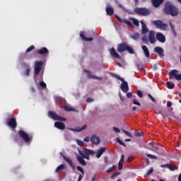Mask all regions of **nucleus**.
I'll use <instances>...</instances> for the list:
<instances>
[{
	"label": "nucleus",
	"mask_w": 181,
	"mask_h": 181,
	"mask_svg": "<svg viewBox=\"0 0 181 181\" xmlns=\"http://www.w3.org/2000/svg\"><path fill=\"white\" fill-rule=\"evenodd\" d=\"M87 129V124H84L81 129H69V131H73L74 132H81L84 129Z\"/></svg>",
	"instance_id": "29"
},
{
	"label": "nucleus",
	"mask_w": 181,
	"mask_h": 181,
	"mask_svg": "<svg viewBox=\"0 0 181 181\" xmlns=\"http://www.w3.org/2000/svg\"><path fill=\"white\" fill-rule=\"evenodd\" d=\"M171 30L173 36H175V37H177V33H176V30L175 29V27H173V28H171Z\"/></svg>",
	"instance_id": "46"
},
{
	"label": "nucleus",
	"mask_w": 181,
	"mask_h": 181,
	"mask_svg": "<svg viewBox=\"0 0 181 181\" xmlns=\"http://www.w3.org/2000/svg\"><path fill=\"white\" fill-rule=\"evenodd\" d=\"M124 23H126V25H128V26H130V28H134V25L131 21L123 20Z\"/></svg>",
	"instance_id": "39"
},
{
	"label": "nucleus",
	"mask_w": 181,
	"mask_h": 181,
	"mask_svg": "<svg viewBox=\"0 0 181 181\" xmlns=\"http://www.w3.org/2000/svg\"><path fill=\"white\" fill-rule=\"evenodd\" d=\"M122 168H124V163H118V169L119 170H122Z\"/></svg>",
	"instance_id": "49"
},
{
	"label": "nucleus",
	"mask_w": 181,
	"mask_h": 181,
	"mask_svg": "<svg viewBox=\"0 0 181 181\" xmlns=\"http://www.w3.org/2000/svg\"><path fill=\"white\" fill-rule=\"evenodd\" d=\"M117 168V167L115 165H112V167L109 168L106 172L107 173H111V172H114V170H115V169Z\"/></svg>",
	"instance_id": "35"
},
{
	"label": "nucleus",
	"mask_w": 181,
	"mask_h": 181,
	"mask_svg": "<svg viewBox=\"0 0 181 181\" xmlns=\"http://www.w3.org/2000/svg\"><path fill=\"white\" fill-rule=\"evenodd\" d=\"M160 114H161L162 117H163L164 119H165V121H168V119H169V116L170 115V110L163 109L160 112Z\"/></svg>",
	"instance_id": "12"
},
{
	"label": "nucleus",
	"mask_w": 181,
	"mask_h": 181,
	"mask_svg": "<svg viewBox=\"0 0 181 181\" xmlns=\"http://www.w3.org/2000/svg\"><path fill=\"white\" fill-rule=\"evenodd\" d=\"M113 76L114 77H115L116 78H118V80L122 81V84L120 86V88L122 91L125 93H128V91H129V86H128V82H127L125 79H124V78H122L121 76L117 74H114Z\"/></svg>",
	"instance_id": "4"
},
{
	"label": "nucleus",
	"mask_w": 181,
	"mask_h": 181,
	"mask_svg": "<svg viewBox=\"0 0 181 181\" xmlns=\"http://www.w3.org/2000/svg\"><path fill=\"white\" fill-rule=\"evenodd\" d=\"M136 94L140 98H142L144 97V94H142V92L141 90H137Z\"/></svg>",
	"instance_id": "51"
},
{
	"label": "nucleus",
	"mask_w": 181,
	"mask_h": 181,
	"mask_svg": "<svg viewBox=\"0 0 181 181\" xmlns=\"http://www.w3.org/2000/svg\"><path fill=\"white\" fill-rule=\"evenodd\" d=\"M135 135L136 136H142V135H144V132H135Z\"/></svg>",
	"instance_id": "56"
},
{
	"label": "nucleus",
	"mask_w": 181,
	"mask_h": 181,
	"mask_svg": "<svg viewBox=\"0 0 181 181\" xmlns=\"http://www.w3.org/2000/svg\"><path fill=\"white\" fill-rule=\"evenodd\" d=\"M164 1L165 0H152V4L154 8H159Z\"/></svg>",
	"instance_id": "24"
},
{
	"label": "nucleus",
	"mask_w": 181,
	"mask_h": 181,
	"mask_svg": "<svg viewBox=\"0 0 181 181\" xmlns=\"http://www.w3.org/2000/svg\"><path fill=\"white\" fill-rule=\"evenodd\" d=\"M133 104H134L135 105H138L139 107H141V103L139 102H138V100H133Z\"/></svg>",
	"instance_id": "53"
},
{
	"label": "nucleus",
	"mask_w": 181,
	"mask_h": 181,
	"mask_svg": "<svg viewBox=\"0 0 181 181\" xmlns=\"http://www.w3.org/2000/svg\"><path fill=\"white\" fill-rule=\"evenodd\" d=\"M42 67H43V62L36 61L34 65L35 75L37 76L42 71Z\"/></svg>",
	"instance_id": "8"
},
{
	"label": "nucleus",
	"mask_w": 181,
	"mask_h": 181,
	"mask_svg": "<svg viewBox=\"0 0 181 181\" xmlns=\"http://www.w3.org/2000/svg\"><path fill=\"white\" fill-rule=\"evenodd\" d=\"M134 159H135L133 156H130L127 158V162L128 163H130V162H132V160H134Z\"/></svg>",
	"instance_id": "57"
},
{
	"label": "nucleus",
	"mask_w": 181,
	"mask_h": 181,
	"mask_svg": "<svg viewBox=\"0 0 181 181\" xmlns=\"http://www.w3.org/2000/svg\"><path fill=\"white\" fill-rule=\"evenodd\" d=\"M76 159L78 162L82 165V166H86L87 165V163L86 162V160H84V158L83 156H76Z\"/></svg>",
	"instance_id": "25"
},
{
	"label": "nucleus",
	"mask_w": 181,
	"mask_h": 181,
	"mask_svg": "<svg viewBox=\"0 0 181 181\" xmlns=\"http://www.w3.org/2000/svg\"><path fill=\"white\" fill-rule=\"evenodd\" d=\"M86 33L85 32H81L80 37L82 39V40H84L85 42H92L93 40V37H87L86 35H84Z\"/></svg>",
	"instance_id": "22"
},
{
	"label": "nucleus",
	"mask_w": 181,
	"mask_h": 181,
	"mask_svg": "<svg viewBox=\"0 0 181 181\" xmlns=\"http://www.w3.org/2000/svg\"><path fill=\"white\" fill-rule=\"evenodd\" d=\"M104 160H105V163H108V156H105Z\"/></svg>",
	"instance_id": "64"
},
{
	"label": "nucleus",
	"mask_w": 181,
	"mask_h": 181,
	"mask_svg": "<svg viewBox=\"0 0 181 181\" xmlns=\"http://www.w3.org/2000/svg\"><path fill=\"white\" fill-rule=\"evenodd\" d=\"M18 135L21 136V138H22V139H23L24 141H25L26 143L28 142H30V141H32L33 137L32 136H29V134H28L27 133L25 132V131L23 130H19L18 131Z\"/></svg>",
	"instance_id": "9"
},
{
	"label": "nucleus",
	"mask_w": 181,
	"mask_h": 181,
	"mask_svg": "<svg viewBox=\"0 0 181 181\" xmlns=\"http://www.w3.org/2000/svg\"><path fill=\"white\" fill-rule=\"evenodd\" d=\"M142 41H143L144 43H148V37H142Z\"/></svg>",
	"instance_id": "60"
},
{
	"label": "nucleus",
	"mask_w": 181,
	"mask_h": 181,
	"mask_svg": "<svg viewBox=\"0 0 181 181\" xmlns=\"http://www.w3.org/2000/svg\"><path fill=\"white\" fill-rule=\"evenodd\" d=\"M38 54H49V49H47V48L46 47H42L41 48L40 50H38L37 52Z\"/></svg>",
	"instance_id": "26"
},
{
	"label": "nucleus",
	"mask_w": 181,
	"mask_h": 181,
	"mask_svg": "<svg viewBox=\"0 0 181 181\" xmlns=\"http://www.w3.org/2000/svg\"><path fill=\"white\" fill-rule=\"evenodd\" d=\"M168 76L172 80H177L180 81L181 80V74H179V71L177 69H173L168 73Z\"/></svg>",
	"instance_id": "6"
},
{
	"label": "nucleus",
	"mask_w": 181,
	"mask_h": 181,
	"mask_svg": "<svg viewBox=\"0 0 181 181\" xmlns=\"http://www.w3.org/2000/svg\"><path fill=\"white\" fill-rule=\"evenodd\" d=\"M66 169V166L64 164L59 165L55 170L56 173H59V172H62V170H64Z\"/></svg>",
	"instance_id": "30"
},
{
	"label": "nucleus",
	"mask_w": 181,
	"mask_h": 181,
	"mask_svg": "<svg viewBox=\"0 0 181 181\" xmlns=\"http://www.w3.org/2000/svg\"><path fill=\"white\" fill-rule=\"evenodd\" d=\"M86 101L87 103H93V101H94V99L88 98Z\"/></svg>",
	"instance_id": "63"
},
{
	"label": "nucleus",
	"mask_w": 181,
	"mask_h": 181,
	"mask_svg": "<svg viewBox=\"0 0 181 181\" xmlns=\"http://www.w3.org/2000/svg\"><path fill=\"white\" fill-rule=\"evenodd\" d=\"M115 4H117V5H118L119 8H120L121 9H124V6L119 4V1H118V0H115Z\"/></svg>",
	"instance_id": "50"
},
{
	"label": "nucleus",
	"mask_w": 181,
	"mask_h": 181,
	"mask_svg": "<svg viewBox=\"0 0 181 181\" xmlns=\"http://www.w3.org/2000/svg\"><path fill=\"white\" fill-rule=\"evenodd\" d=\"M134 12L137 13V15H141V16H148V15H151V11L146 8H136Z\"/></svg>",
	"instance_id": "7"
},
{
	"label": "nucleus",
	"mask_w": 181,
	"mask_h": 181,
	"mask_svg": "<svg viewBox=\"0 0 181 181\" xmlns=\"http://www.w3.org/2000/svg\"><path fill=\"white\" fill-rule=\"evenodd\" d=\"M140 23H141V32L143 35H145L149 32V30H148V27H146V24L142 21H140Z\"/></svg>",
	"instance_id": "20"
},
{
	"label": "nucleus",
	"mask_w": 181,
	"mask_h": 181,
	"mask_svg": "<svg viewBox=\"0 0 181 181\" xmlns=\"http://www.w3.org/2000/svg\"><path fill=\"white\" fill-rule=\"evenodd\" d=\"M141 49H142L144 53L145 54L146 57H149V56H151V54L149 53V49H148V47H146V45H143L141 47Z\"/></svg>",
	"instance_id": "27"
},
{
	"label": "nucleus",
	"mask_w": 181,
	"mask_h": 181,
	"mask_svg": "<svg viewBox=\"0 0 181 181\" xmlns=\"http://www.w3.org/2000/svg\"><path fill=\"white\" fill-rule=\"evenodd\" d=\"M88 78H92L93 80H103V77L94 76L91 74V72H88Z\"/></svg>",
	"instance_id": "28"
},
{
	"label": "nucleus",
	"mask_w": 181,
	"mask_h": 181,
	"mask_svg": "<svg viewBox=\"0 0 181 181\" xmlns=\"http://www.w3.org/2000/svg\"><path fill=\"white\" fill-rule=\"evenodd\" d=\"M90 141L92 142V144H95V145H98V144H100V137L94 134L90 138Z\"/></svg>",
	"instance_id": "21"
},
{
	"label": "nucleus",
	"mask_w": 181,
	"mask_h": 181,
	"mask_svg": "<svg viewBox=\"0 0 181 181\" xmlns=\"http://www.w3.org/2000/svg\"><path fill=\"white\" fill-rule=\"evenodd\" d=\"M77 144L79 146H84V141L77 139Z\"/></svg>",
	"instance_id": "48"
},
{
	"label": "nucleus",
	"mask_w": 181,
	"mask_h": 181,
	"mask_svg": "<svg viewBox=\"0 0 181 181\" xmlns=\"http://www.w3.org/2000/svg\"><path fill=\"white\" fill-rule=\"evenodd\" d=\"M154 52L157 53L161 59H163L165 57V54H163V49L160 47H156L154 48Z\"/></svg>",
	"instance_id": "14"
},
{
	"label": "nucleus",
	"mask_w": 181,
	"mask_h": 181,
	"mask_svg": "<svg viewBox=\"0 0 181 181\" xmlns=\"http://www.w3.org/2000/svg\"><path fill=\"white\" fill-rule=\"evenodd\" d=\"M60 155H62L63 159L65 160V162H67L71 169H73V170H76V165L73 164V161L70 158H67L66 156L63 155V153L61 152Z\"/></svg>",
	"instance_id": "11"
},
{
	"label": "nucleus",
	"mask_w": 181,
	"mask_h": 181,
	"mask_svg": "<svg viewBox=\"0 0 181 181\" xmlns=\"http://www.w3.org/2000/svg\"><path fill=\"white\" fill-rule=\"evenodd\" d=\"M153 23L157 26L158 29H161L162 30H166L168 29V24L163 23L160 20L153 21Z\"/></svg>",
	"instance_id": "10"
},
{
	"label": "nucleus",
	"mask_w": 181,
	"mask_h": 181,
	"mask_svg": "<svg viewBox=\"0 0 181 181\" xmlns=\"http://www.w3.org/2000/svg\"><path fill=\"white\" fill-rule=\"evenodd\" d=\"M124 158H125V156L122 155V156H121V158H120L119 163H124Z\"/></svg>",
	"instance_id": "58"
},
{
	"label": "nucleus",
	"mask_w": 181,
	"mask_h": 181,
	"mask_svg": "<svg viewBox=\"0 0 181 181\" xmlns=\"http://www.w3.org/2000/svg\"><path fill=\"white\" fill-rule=\"evenodd\" d=\"M168 169H169L170 170L173 171V170H176L177 169V167L173 166V165H172L170 164H168Z\"/></svg>",
	"instance_id": "40"
},
{
	"label": "nucleus",
	"mask_w": 181,
	"mask_h": 181,
	"mask_svg": "<svg viewBox=\"0 0 181 181\" xmlns=\"http://www.w3.org/2000/svg\"><path fill=\"white\" fill-rule=\"evenodd\" d=\"M116 141H117V142H118V144H119V145H122V146H124V148H127V144H125V143L122 141L121 139H119V138H117Z\"/></svg>",
	"instance_id": "36"
},
{
	"label": "nucleus",
	"mask_w": 181,
	"mask_h": 181,
	"mask_svg": "<svg viewBox=\"0 0 181 181\" xmlns=\"http://www.w3.org/2000/svg\"><path fill=\"white\" fill-rule=\"evenodd\" d=\"M40 87H42V88H46L47 86H46V83L44 82V81H41L40 83Z\"/></svg>",
	"instance_id": "52"
},
{
	"label": "nucleus",
	"mask_w": 181,
	"mask_h": 181,
	"mask_svg": "<svg viewBox=\"0 0 181 181\" xmlns=\"http://www.w3.org/2000/svg\"><path fill=\"white\" fill-rule=\"evenodd\" d=\"M105 151H107V148L105 147L100 148L97 151L96 158H98V159H99V158H101V156L103 155V153H104V152H105Z\"/></svg>",
	"instance_id": "23"
},
{
	"label": "nucleus",
	"mask_w": 181,
	"mask_h": 181,
	"mask_svg": "<svg viewBox=\"0 0 181 181\" xmlns=\"http://www.w3.org/2000/svg\"><path fill=\"white\" fill-rule=\"evenodd\" d=\"M154 148H155V142L151 141L148 144V146L147 147V149H149L151 151Z\"/></svg>",
	"instance_id": "34"
},
{
	"label": "nucleus",
	"mask_w": 181,
	"mask_h": 181,
	"mask_svg": "<svg viewBox=\"0 0 181 181\" xmlns=\"http://www.w3.org/2000/svg\"><path fill=\"white\" fill-rule=\"evenodd\" d=\"M122 132H123L124 134H125V135H127V136H129V138H132V134H131V133H129V132L125 131V130H122Z\"/></svg>",
	"instance_id": "47"
},
{
	"label": "nucleus",
	"mask_w": 181,
	"mask_h": 181,
	"mask_svg": "<svg viewBox=\"0 0 181 181\" xmlns=\"http://www.w3.org/2000/svg\"><path fill=\"white\" fill-rule=\"evenodd\" d=\"M48 117L51 118V119H54V121H67V119L62 116H59L56 112L53 111L48 112Z\"/></svg>",
	"instance_id": "5"
},
{
	"label": "nucleus",
	"mask_w": 181,
	"mask_h": 181,
	"mask_svg": "<svg viewBox=\"0 0 181 181\" xmlns=\"http://www.w3.org/2000/svg\"><path fill=\"white\" fill-rule=\"evenodd\" d=\"M148 95L149 98L151 100V101H153V103H156V100L154 98H153L151 94H148Z\"/></svg>",
	"instance_id": "59"
},
{
	"label": "nucleus",
	"mask_w": 181,
	"mask_h": 181,
	"mask_svg": "<svg viewBox=\"0 0 181 181\" xmlns=\"http://www.w3.org/2000/svg\"><path fill=\"white\" fill-rule=\"evenodd\" d=\"M130 21H132V23L135 26H139V21L136 20V18H130Z\"/></svg>",
	"instance_id": "33"
},
{
	"label": "nucleus",
	"mask_w": 181,
	"mask_h": 181,
	"mask_svg": "<svg viewBox=\"0 0 181 181\" xmlns=\"http://www.w3.org/2000/svg\"><path fill=\"white\" fill-rule=\"evenodd\" d=\"M79 155L83 158V159H87V160H90V156H94L95 155V151L93 150H90L87 148H84L83 151H78Z\"/></svg>",
	"instance_id": "3"
},
{
	"label": "nucleus",
	"mask_w": 181,
	"mask_h": 181,
	"mask_svg": "<svg viewBox=\"0 0 181 181\" xmlns=\"http://www.w3.org/2000/svg\"><path fill=\"white\" fill-rule=\"evenodd\" d=\"M120 173L117 172V173H115L111 175V179H115V177H117V176H119Z\"/></svg>",
	"instance_id": "44"
},
{
	"label": "nucleus",
	"mask_w": 181,
	"mask_h": 181,
	"mask_svg": "<svg viewBox=\"0 0 181 181\" xmlns=\"http://www.w3.org/2000/svg\"><path fill=\"white\" fill-rule=\"evenodd\" d=\"M167 87L170 90H172L173 88H175V85L170 82H167Z\"/></svg>",
	"instance_id": "38"
},
{
	"label": "nucleus",
	"mask_w": 181,
	"mask_h": 181,
	"mask_svg": "<svg viewBox=\"0 0 181 181\" xmlns=\"http://www.w3.org/2000/svg\"><path fill=\"white\" fill-rule=\"evenodd\" d=\"M105 11H106L107 15H108L109 16L114 15V8H112V6H111V5L108 4H107Z\"/></svg>",
	"instance_id": "17"
},
{
	"label": "nucleus",
	"mask_w": 181,
	"mask_h": 181,
	"mask_svg": "<svg viewBox=\"0 0 181 181\" xmlns=\"http://www.w3.org/2000/svg\"><path fill=\"white\" fill-rule=\"evenodd\" d=\"M110 53L112 57H115V59H121V56H119V54L115 51V48H111L110 49Z\"/></svg>",
	"instance_id": "18"
},
{
	"label": "nucleus",
	"mask_w": 181,
	"mask_h": 181,
	"mask_svg": "<svg viewBox=\"0 0 181 181\" xmlns=\"http://www.w3.org/2000/svg\"><path fill=\"white\" fill-rule=\"evenodd\" d=\"M167 107L168 108H170L172 107V102H167Z\"/></svg>",
	"instance_id": "62"
},
{
	"label": "nucleus",
	"mask_w": 181,
	"mask_h": 181,
	"mask_svg": "<svg viewBox=\"0 0 181 181\" xmlns=\"http://www.w3.org/2000/svg\"><path fill=\"white\" fill-rule=\"evenodd\" d=\"M30 71V66H29V65H28L26 67H25V76L28 77L29 76V73Z\"/></svg>",
	"instance_id": "37"
},
{
	"label": "nucleus",
	"mask_w": 181,
	"mask_h": 181,
	"mask_svg": "<svg viewBox=\"0 0 181 181\" xmlns=\"http://www.w3.org/2000/svg\"><path fill=\"white\" fill-rule=\"evenodd\" d=\"M153 173V168L151 167L149 170H147V173L146 174V176H149V175H152Z\"/></svg>",
	"instance_id": "41"
},
{
	"label": "nucleus",
	"mask_w": 181,
	"mask_h": 181,
	"mask_svg": "<svg viewBox=\"0 0 181 181\" xmlns=\"http://www.w3.org/2000/svg\"><path fill=\"white\" fill-rule=\"evenodd\" d=\"M126 95H127V98H131L132 97V93L129 92V93H127Z\"/></svg>",
	"instance_id": "61"
},
{
	"label": "nucleus",
	"mask_w": 181,
	"mask_h": 181,
	"mask_svg": "<svg viewBox=\"0 0 181 181\" xmlns=\"http://www.w3.org/2000/svg\"><path fill=\"white\" fill-rule=\"evenodd\" d=\"M117 51L119 53H123V52H128L130 54H134L135 52L134 51V49L128 45L127 42H123L117 45Z\"/></svg>",
	"instance_id": "2"
},
{
	"label": "nucleus",
	"mask_w": 181,
	"mask_h": 181,
	"mask_svg": "<svg viewBox=\"0 0 181 181\" xmlns=\"http://www.w3.org/2000/svg\"><path fill=\"white\" fill-rule=\"evenodd\" d=\"M116 19H117V21H119V22H120V23H122V22H124V21H122V19H121V18H119V16H118V15L115 14V15Z\"/></svg>",
	"instance_id": "54"
},
{
	"label": "nucleus",
	"mask_w": 181,
	"mask_h": 181,
	"mask_svg": "<svg viewBox=\"0 0 181 181\" xmlns=\"http://www.w3.org/2000/svg\"><path fill=\"white\" fill-rule=\"evenodd\" d=\"M156 37L158 42H160V43H165V42H166V37L162 34V33H157Z\"/></svg>",
	"instance_id": "13"
},
{
	"label": "nucleus",
	"mask_w": 181,
	"mask_h": 181,
	"mask_svg": "<svg viewBox=\"0 0 181 181\" xmlns=\"http://www.w3.org/2000/svg\"><path fill=\"white\" fill-rule=\"evenodd\" d=\"M130 37L133 39L134 40H138L139 39V33H136L132 35H130Z\"/></svg>",
	"instance_id": "31"
},
{
	"label": "nucleus",
	"mask_w": 181,
	"mask_h": 181,
	"mask_svg": "<svg viewBox=\"0 0 181 181\" xmlns=\"http://www.w3.org/2000/svg\"><path fill=\"white\" fill-rule=\"evenodd\" d=\"M148 40L151 45H153L156 42V38H155V31L151 30L148 34Z\"/></svg>",
	"instance_id": "16"
},
{
	"label": "nucleus",
	"mask_w": 181,
	"mask_h": 181,
	"mask_svg": "<svg viewBox=\"0 0 181 181\" xmlns=\"http://www.w3.org/2000/svg\"><path fill=\"white\" fill-rule=\"evenodd\" d=\"M76 169L78 172H81V173H82V175H84V170L83 169V168H81L80 165H78L76 167Z\"/></svg>",
	"instance_id": "43"
},
{
	"label": "nucleus",
	"mask_w": 181,
	"mask_h": 181,
	"mask_svg": "<svg viewBox=\"0 0 181 181\" xmlns=\"http://www.w3.org/2000/svg\"><path fill=\"white\" fill-rule=\"evenodd\" d=\"M64 109L65 110V111H77L76 109L73 108V107H70L69 105H64Z\"/></svg>",
	"instance_id": "32"
},
{
	"label": "nucleus",
	"mask_w": 181,
	"mask_h": 181,
	"mask_svg": "<svg viewBox=\"0 0 181 181\" xmlns=\"http://www.w3.org/2000/svg\"><path fill=\"white\" fill-rule=\"evenodd\" d=\"M8 127H11V128H13V129H15V128H16V127H18V123L16 122V119H15V117H12L9 119V121L8 122Z\"/></svg>",
	"instance_id": "15"
},
{
	"label": "nucleus",
	"mask_w": 181,
	"mask_h": 181,
	"mask_svg": "<svg viewBox=\"0 0 181 181\" xmlns=\"http://www.w3.org/2000/svg\"><path fill=\"white\" fill-rule=\"evenodd\" d=\"M32 50H35V46L34 45H31L30 47H28L26 49V53H29L30 52H32Z\"/></svg>",
	"instance_id": "45"
},
{
	"label": "nucleus",
	"mask_w": 181,
	"mask_h": 181,
	"mask_svg": "<svg viewBox=\"0 0 181 181\" xmlns=\"http://www.w3.org/2000/svg\"><path fill=\"white\" fill-rule=\"evenodd\" d=\"M54 127L58 129H61V130L66 129V125L63 122H56L54 123Z\"/></svg>",
	"instance_id": "19"
},
{
	"label": "nucleus",
	"mask_w": 181,
	"mask_h": 181,
	"mask_svg": "<svg viewBox=\"0 0 181 181\" xmlns=\"http://www.w3.org/2000/svg\"><path fill=\"white\" fill-rule=\"evenodd\" d=\"M113 131H115L116 134H119V132H121V130H119V129L115 127H113Z\"/></svg>",
	"instance_id": "55"
},
{
	"label": "nucleus",
	"mask_w": 181,
	"mask_h": 181,
	"mask_svg": "<svg viewBox=\"0 0 181 181\" xmlns=\"http://www.w3.org/2000/svg\"><path fill=\"white\" fill-rule=\"evenodd\" d=\"M164 12L166 15H170L171 16H177L179 15V10L170 2L165 4Z\"/></svg>",
	"instance_id": "1"
},
{
	"label": "nucleus",
	"mask_w": 181,
	"mask_h": 181,
	"mask_svg": "<svg viewBox=\"0 0 181 181\" xmlns=\"http://www.w3.org/2000/svg\"><path fill=\"white\" fill-rule=\"evenodd\" d=\"M146 156L147 158H150V159H158V156H153L152 154L147 153Z\"/></svg>",
	"instance_id": "42"
}]
</instances>
